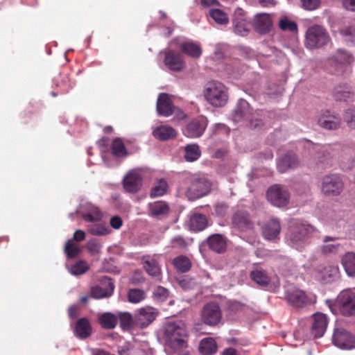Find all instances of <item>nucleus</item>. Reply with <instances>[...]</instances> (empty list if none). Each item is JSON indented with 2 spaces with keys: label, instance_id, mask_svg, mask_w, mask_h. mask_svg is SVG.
<instances>
[{
  "label": "nucleus",
  "instance_id": "obj_63",
  "mask_svg": "<svg viewBox=\"0 0 355 355\" xmlns=\"http://www.w3.org/2000/svg\"><path fill=\"white\" fill-rule=\"evenodd\" d=\"M85 236H86V235H85V232L83 230H78L74 232L73 236V240L78 241V242H80L85 239Z\"/></svg>",
  "mask_w": 355,
  "mask_h": 355
},
{
  "label": "nucleus",
  "instance_id": "obj_62",
  "mask_svg": "<svg viewBox=\"0 0 355 355\" xmlns=\"http://www.w3.org/2000/svg\"><path fill=\"white\" fill-rule=\"evenodd\" d=\"M343 7L352 12H355V0H343Z\"/></svg>",
  "mask_w": 355,
  "mask_h": 355
},
{
  "label": "nucleus",
  "instance_id": "obj_27",
  "mask_svg": "<svg viewBox=\"0 0 355 355\" xmlns=\"http://www.w3.org/2000/svg\"><path fill=\"white\" fill-rule=\"evenodd\" d=\"M143 266L146 272L152 277H159L161 274V269L155 257L149 255L142 258Z\"/></svg>",
  "mask_w": 355,
  "mask_h": 355
},
{
  "label": "nucleus",
  "instance_id": "obj_53",
  "mask_svg": "<svg viewBox=\"0 0 355 355\" xmlns=\"http://www.w3.org/2000/svg\"><path fill=\"white\" fill-rule=\"evenodd\" d=\"M336 58L339 62L343 63H350L354 60L352 55L343 50H339L338 51Z\"/></svg>",
  "mask_w": 355,
  "mask_h": 355
},
{
  "label": "nucleus",
  "instance_id": "obj_52",
  "mask_svg": "<svg viewBox=\"0 0 355 355\" xmlns=\"http://www.w3.org/2000/svg\"><path fill=\"white\" fill-rule=\"evenodd\" d=\"M343 119L349 128L355 129V110H347L343 115Z\"/></svg>",
  "mask_w": 355,
  "mask_h": 355
},
{
  "label": "nucleus",
  "instance_id": "obj_10",
  "mask_svg": "<svg viewBox=\"0 0 355 355\" xmlns=\"http://www.w3.org/2000/svg\"><path fill=\"white\" fill-rule=\"evenodd\" d=\"M332 341L334 345L345 349L355 347V336L343 328H336L334 330Z\"/></svg>",
  "mask_w": 355,
  "mask_h": 355
},
{
  "label": "nucleus",
  "instance_id": "obj_7",
  "mask_svg": "<svg viewBox=\"0 0 355 355\" xmlns=\"http://www.w3.org/2000/svg\"><path fill=\"white\" fill-rule=\"evenodd\" d=\"M222 311L217 302L205 304L201 311L202 322L209 326H216L222 319Z\"/></svg>",
  "mask_w": 355,
  "mask_h": 355
},
{
  "label": "nucleus",
  "instance_id": "obj_39",
  "mask_svg": "<svg viewBox=\"0 0 355 355\" xmlns=\"http://www.w3.org/2000/svg\"><path fill=\"white\" fill-rule=\"evenodd\" d=\"M173 264L175 268L181 272H188L191 266L190 260L185 256H179L175 258Z\"/></svg>",
  "mask_w": 355,
  "mask_h": 355
},
{
  "label": "nucleus",
  "instance_id": "obj_38",
  "mask_svg": "<svg viewBox=\"0 0 355 355\" xmlns=\"http://www.w3.org/2000/svg\"><path fill=\"white\" fill-rule=\"evenodd\" d=\"M184 158L187 162L197 160L201 155L199 146L197 144H189L184 148Z\"/></svg>",
  "mask_w": 355,
  "mask_h": 355
},
{
  "label": "nucleus",
  "instance_id": "obj_31",
  "mask_svg": "<svg viewBox=\"0 0 355 355\" xmlns=\"http://www.w3.org/2000/svg\"><path fill=\"white\" fill-rule=\"evenodd\" d=\"M98 322L103 329H112L117 324L118 318L112 313L105 312L98 315Z\"/></svg>",
  "mask_w": 355,
  "mask_h": 355
},
{
  "label": "nucleus",
  "instance_id": "obj_3",
  "mask_svg": "<svg viewBox=\"0 0 355 355\" xmlns=\"http://www.w3.org/2000/svg\"><path fill=\"white\" fill-rule=\"evenodd\" d=\"M330 41V36L322 26L313 25L306 31L304 44L307 49H319L327 45Z\"/></svg>",
  "mask_w": 355,
  "mask_h": 355
},
{
  "label": "nucleus",
  "instance_id": "obj_18",
  "mask_svg": "<svg viewBox=\"0 0 355 355\" xmlns=\"http://www.w3.org/2000/svg\"><path fill=\"white\" fill-rule=\"evenodd\" d=\"M328 324L325 314L321 313H315L313 315V322L311 327V334L314 338L322 337L327 329Z\"/></svg>",
  "mask_w": 355,
  "mask_h": 355
},
{
  "label": "nucleus",
  "instance_id": "obj_23",
  "mask_svg": "<svg viewBox=\"0 0 355 355\" xmlns=\"http://www.w3.org/2000/svg\"><path fill=\"white\" fill-rule=\"evenodd\" d=\"M206 242L209 248L218 254H222L226 250V239L223 234H211L207 237Z\"/></svg>",
  "mask_w": 355,
  "mask_h": 355
},
{
  "label": "nucleus",
  "instance_id": "obj_44",
  "mask_svg": "<svg viewBox=\"0 0 355 355\" xmlns=\"http://www.w3.org/2000/svg\"><path fill=\"white\" fill-rule=\"evenodd\" d=\"M64 252L69 259H73L80 253V249L77 244L73 242L72 239H69L64 246Z\"/></svg>",
  "mask_w": 355,
  "mask_h": 355
},
{
  "label": "nucleus",
  "instance_id": "obj_1",
  "mask_svg": "<svg viewBox=\"0 0 355 355\" xmlns=\"http://www.w3.org/2000/svg\"><path fill=\"white\" fill-rule=\"evenodd\" d=\"M164 336L167 350L172 355H188L186 349L188 347L189 335L182 321L167 322Z\"/></svg>",
  "mask_w": 355,
  "mask_h": 355
},
{
  "label": "nucleus",
  "instance_id": "obj_42",
  "mask_svg": "<svg viewBox=\"0 0 355 355\" xmlns=\"http://www.w3.org/2000/svg\"><path fill=\"white\" fill-rule=\"evenodd\" d=\"M167 188V182L164 179H160L158 182L152 188L150 196L151 198L162 196L166 193Z\"/></svg>",
  "mask_w": 355,
  "mask_h": 355
},
{
  "label": "nucleus",
  "instance_id": "obj_59",
  "mask_svg": "<svg viewBox=\"0 0 355 355\" xmlns=\"http://www.w3.org/2000/svg\"><path fill=\"white\" fill-rule=\"evenodd\" d=\"M154 295L160 300H164L168 297V290L164 287L158 286L154 292Z\"/></svg>",
  "mask_w": 355,
  "mask_h": 355
},
{
  "label": "nucleus",
  "instance_id": "obj_60",
  "mask_svg": "<svg viewBox=\"0 0 355 355\" xmlns=\"http://www.w3.org/2000/svg\"><path fill=\"white\" fill-rule=\"evenodd\" d=\"M228 209V206L225 203H218L215 207L216 214L219 216H224Z\"/></svg>",
  "mask_w": 355,
  "mask_h": 355
},
{
  "label": "nucleus",
  "instance_id": "obj_43",
  "mask_svg": "<svg viewBox=\"0 0 355 355\" xmlns=\"http://www.w3.org/2000/svg\"><path fill=\"white\" fill-rule=\"evenodd\" d=\"M211 17L218 24L224 25L227 24L229 22V18L227 14L222 10L215 8L211 9L209 11Z\"/></svg>",
  "mask_w": 355,
  "mask_h": 355
},
{
  "label": "nucleus",
  "instance_id": "obj_48",
  "mask_svg": "<svg viewBox=\"0 0 355 355\" xmlns=\"http://www.w3.org/2000/svg\"><path fill=\"white\" fill-rule=\"evenodd\" d=\"M118 319L120 322V326L122 329H129L133 324V319L129 313H120Z\"/></svg>",
  "mask_w": 355,
  "mask_h": 355
},
{
  "label": "nucleus",
  "instance_id": "obj_45",
  "mask_svg": "<svg viewBox=\"0 0 355 355\" xmlns=\"http://www.w3.org/2000/svg\"><path fill=\"white\" fill-rule=\"evenodd\" d=\"M145 292L139 288H132L128 291V299L131 303H139L145 299Z\"/></svg>",
  "mask_w": 355,
  "mask_h": 355
},
{
  "label": "nucleus",
  "instance_id": "obj_40",
  "mask_svg": "<svg viewBox=\"0 0 355 355\" xmlns=\"http://www.w3.org/2000/svg\"><path fill=\"white\" fill-rule=\"evenodd\" d=\"M56 86L60 94H65L73 87L74 83L67 76H64L57 81Z\"/></svg>",
  "mask_w": 355,
  "mask_h": 355
},
{
  "label": "nucleus",
  "instance_id": "obj_15",
  "mask_svg": "<svg viewBox=\"0 0 355 355\" xmlns=\"http://www.w3.org/2000/svg\"><path fill=\"white\" fill-rule=\"evenodd\" d=\"M206 127L207 121L205 119H194L187 125L183 133L187 137H200L202 135Z\"/></svg>",
  "mask_w": 355,
  "mask_h": 355
},
{
  "label": "nucleus",
  "instance_id": "obj_29",
  "mask_svg": "<svg viewBox=\"0 0 355 355\" xmlns=\"http://www.w3.org/2000/svg\"><path fill=\"white\" fill-rule=\"evenodd\" d=\"M74 333L80 339L88 338L92 334V327L89 320L86 318L79 319L76 322Z\"/></svg>",
  "mask_w": 355,
  "mask_h": 355
},
{
  "label": "nucleus",
  "instance_id": "obj_2",
  "mask_svg": "<svg viewBox=\"0 0 355 355\" xmlns=\"http://www.w3.org/2000/svg\"><path fill=\"white\" fill-rule=\"evenodd\" d=\"M181 187L191 199L199 198L206 195L211 189L210 182L205 178L196 175L185 174L181 180Z\"/></svg>",
  "mask_w": 355,
  "mask_h": 355
},
{
  "label": "nucleus",
  "instance_id": "obj_37",
  "mask_svg": "<svg viewBox=\"0 0 355 355\" xmlns=\"http://www.w3.org/2000/svg\"><path fill=\"white\" fill-rule=\"evenodd\" d=\"M112 154L116 157H123L128 155L127 149L121 138L113 139L111 145Z\"/></svg>",
  "mask_w": 355,
  "mask_h": 355
},
{
  "label": "nucleus",
  "instance_id": "obj_22",
  "mask_svg": "<svg viewBox=\"0 0 355 355\" xmlns=\"http://www.w3.org/2000/svg\"><path fill=\"white\" fill-rule=\"evenodd\" d=\"M250 279L261 287H267L271 282V279L267 271L260 266L255 264L250 272Z\"/></svg>",
  "mask_w": 355,
  "mask_h": 355
},
{
  "label": "nucleus",
  "instance_id": "obj_30",
  "mask_svg": "<svg viewBox=\"0 0 355 355\" xmlns=\"http://www.w3.org/2000/svg\"><path fill=\"white\" fill-rule=\"evenodd\" d=\"M168 205L162 201L149 204L148 215L153 218L166 216L169 213Z\"/></svg>",
  "mask_w": 355,
  "mask_h": 355
},
{
  "label": "nucleus",
  "instance_id": "obj_47",
  "mask_svg": "<svg viewBox=\"0 0 355 355\" xmlns=\"http://www.w3.org/2000/svg\"><path fill=\"white\" fill-rule=\"evenodd\" d=\"M279 27L284 31L295 32L297 30V24L289 20L286 17H282L279 21Z\"/></svg>",
  "mask_w": 355,
  "mask_h": 355
},
{
  "label": "nucleus",
  "instance_id": "obj_8",
  "mask_svg": "<svg viewBox=\"0 0 355 355\" xmlns=\"http://www.w3.org/2000/svg\"><path fill=\"white\" fill-rule=\"evenodd\" d=\"M267 198L273 205L282 207L288 205L290 194L284 186L275 184L268 189Z\"/></svg>",
  "mask_w": 355,
  "mask_h": 355
},
{
  "label": "nucleus",
  "instance_id": "obj_26",
  "mask_svg": "<svg viewBox=\"0 0 355 355\" xmlns=\"http://www.w3.org/2000/svg\"><path fill=\"white\" fill-rule=\"evenodd\" d=\"M332 95L336 101H347L352 98L354 94L348 85L343 84L334 87Z\"/></svg>",
  "mask_w": 355,
  "mask_h": 355
},
{
  "label": "nucleus",
  "instance_id": "obj_36",
  "mask_svg": "<svg viewBox=\"0 0 355 355\" xmlns=\"http://www.w3.org/2000/svg\"><path fill=\"white\" fill-rule=\"evenodd\" d=\"M217 349V344L212 338H205L200 343L199 350L203 355H211L215 354Z\"/></svg>",
  "mask_w": 355,
  "mask_h": 355
},
{
  "label": "nucleus",
  "instance_id": "obj_20",
  "mask_svg": "<svg viewBox=\"0 0 355 355\" xmlns=\"http://www.w3.org/2000/svg\"><path fill=\"white\" fill-rule=\"evenodd\" d=\"M157 313L155 309L150 306L143 307L138 310L135 314V321L141 327H146L156 318Z\"/></svg>",
  "mask_w": 355,
  "mask_h": 355
},
{
  "label": "nucleus",
  "instance_id": "obj_51",
  "mask_svg": "<svg viewBox=\"0 0 355 355\" xmlns=\"http://www.w3.org/2000/svg\"><path fill=\"white\" fill-rule=\"evenodd\" d=\"M102 245L96 239H91L87 244L88 252L92 255L98 254L101 250Z\"/></svg>",
  "mask_w": 355,
  "mask_h": 355
},
{
  "label": "nucleus",
  "instance_id": "obj_17",
  "mask_svg": "<svg viewBox=\"0 0 355 355\" xmlns=\"http://www.w3.org/2000/svg\"><path fill=\"white\" fill-rule=\"evenodd\" d=\"M252 26L254 30L261 35L270 32L272 26V20L269 14L259 13L255 15Z\"/></svg>",
  "mask_w": 355,
  "mask_h": 355
},
{
  "label": "nucleus",
  "instance_id": "obj_56",
  "mask_svg": "<svg viewBox=\"0 0 355 355\" xmlns=\"http://www.w3.org/2000/svg\"><path fill=\"white\" fill-rule=\"evenodd\" d=\"M319 150H320V153H322V155L320 154L318 156V159L321 162H324L326 159H328L330 157L331 152L329 151V146H318Z\"/></svg>",
  "mask_w": 355,
  "mask_h": 355
},
{
  "label": "nucleus",
  "instance_id": "obj_64",
  "mask_svg": "<svg viewBox=\"0 0 355 355\" xmlns=\"http://www.w3.org/2000/svg\"><path fill=\"white\" fill-rule=\"evenodd\" d=\"M222 355H240L239 353L233 347H228L223 350Z\"/></svg>",
  "mask_w": 355,
  "mask_h": 355
},
{
  "label": "nucleus",
  "instance_id": "obj_55",
  "mask_svg": "<svg viewBox=\"0 0 355 355\" xmlns=\"http://www.w3.org/2000/svg\"><path fill=\"white\" fill-rule=\"evenodd\" d=\"M90 233L94 235L103 236L109 233V230L104 226L96 225L90 229Z\"/></svg>",
  "mask_w": 355,
  "mask_h": 355
},
{
  "label": "nucleus",
  "instance_id": "obj_24",
  "mask_svg": "<svg viewBox=\"0 0 355 355\" xmlns=\"http://www.w3.org/2000/svg\"><path fill=\"white\" fill-rule=\"evenodd\" d=\"M157 111L159 115L168 116L173 113V105L168 94L162 93L158 96Z\"/></svg>",
  "mask_w": 355,
  "mask_h": 355
},
{
  "label": "nucleus",
  "instance_id": "obj_13",
  "mask_svg": "<svg viewBox=\"0 0 355 355\" xmlns=\"http://www.w3.org/2000/svg\"><path fill=\"white\" fill-rule=\"evenodd\" d=\"M234 32L241 36H245L250 31L249 24L245 13L241 8H236L232 17Z\"/></svg>",
  "mask_w": 355,
  "mask_h": 355
},
{
  "label": "nucleus",
  "instance_id": "obj_34",
  "mask_svg": "<svg viewBox=\"0 0 355 355\" xmlns=\"http://www.w3.org/2000/svg\"><path fill=\"white\" fill-rule=\"evenodd\" d=\"M341 263L347 275L355 277V253H345L342 257Z\"/></svg>",
  "mask_w": 355,
  "mask_h": 355
},
{
  "label": "nucleus",
  "instance_id": "obj_25",
  "mask_svg": "<svg viewBox=\"0 0 355 355\" xmlns=\"http://www.w3.org/2000/svg\"><path fill=\"white\" fill-rule=\"evenodd\" d=\"M299 162L297 156L293 153H286L282 156L277 162V169L280 173H285L289 169L297 167Z\"/></svg>",
  "mask_w": 355,
  "mask_h": 355
},
{
  "label": "nucleus",
  "instance_id": "obj_16",
  "mask_svg": "<svg viewBox=\"0 0 355 355\" xmlns=\"http://www.w3.org/2000/svg\"><path fill=\"white\" fill-rule=\"evenodd\" d=\"M142 180L141 174L136 171H130L123 180V188L128 193H136L141 187Z\"/></svg>",
  "mask_w": 355,
  "mask_h": 355
},
{
  "label": "nucleus",
  "instance_id": "obj_4",
  "mask_svg": "<svg viewBox=\"0 0 355 355\" xmlns=\"http://www.w3.org/2000/svg\"><path fill=\"white\" fill-rule=\"evenodd\" d=\"M204 94L207 102L216 107L224 106L228 101L227 87L218 81L208 83Z\"/></svg>",
  "mask_w": 355,
  "mask_h": 355
},
{
  "label": "nucleus",
  "instance_id": "obj_9",
  "mask_svg": "<svg viewBox=\"0 0 355 355\" xmlns=\"http://www.w3.org/2000/svg\"><path fill=\"white\" fill-rule=\"evenodd\" d=\"M338 303L342 315H355V293L351 290L343 291L338 297Z\"/></svg>",
  "mask_w": 355,
  "mask_h": 355
},
{
  "label": "nucleus",
  "instance_id": "obj_11",
  "mask_svg": "<svg viewBox=\"0 0 355 355\" xmlns=\"http://www.w3.org/2000/svg\"><path fill=\"white\" fill-rule=\"evenodd\" d=\"M285 299L294 307H303L310 303V299L302 290L291 288L285 292Z\"/></svg>",
  "mask_w": 355,
  "mask_h": 355
},
{
  "label": "nucleus",
  "instance_id": "obj_5",
  "mask_svg": "<svg viewBox=\"0 0 355 355\" xmlns=\"http://www.w3.org/2000/svg\"><path fill=\"white\" fill-rule=\"evenodd\" d=\"M312 227L302 221L292 220L289 223L286 238L292 245L304 241L312 232Z\"/></svg>",
  "mask_w": 355,
  "mask_h": 355
},
{
  "label": "nucleus",
  "instance_id": "obj_33",
  "mask_svg": "<svg viewBox=\"0 0 355 355\" xmlns=\"http://www.w3.org/2000/svg\"><path fill=\"white\" fill-rule=\"evenodd\" d=\"M233 224L238 228L244 230L251 227V222L248 214L244 211L236 212L232 218Z\"/></svg>",
  "mask_w": 355,
  "mask_h": 355
},
{
  "label": "nucleus",
  "instance_id": "obj_35",
  "mask_svg": "<svg viewBox=\"0 0 355 355\" xmlns=\"http://www.w3.org/2000/svg\"><path fill=\"white\" fill-rule=\"evenodd\" d=\"M207 217L202 214H195L190 218V228L194 232H200L207 226Z\"/></svg>",
  "mask_w": 355,
  "mask_h": 355
},
{
  "label": "nucleus",
  "instance_id": "obj_21",
  "mask_svg": "<svg viewBox=\"0 0 355 355\" xmlns=\"http://www.w3.org/2000/svg\"><path fill=\"white\" fill-rule=\"evenodd\" d=\"M281 232L280 221L276 218L268 220L262 227V235L266 240L276 239Z\"/></svg>",
  "mask_w": 355,
  "mask_h": 355
},
{
  "label": "nucleus",
  "instance_id": "obj_54",
  "mask_svg": "<svg viewBox=\"0 0 355 355\" xmlns=\"http://www.w3.org/2000/svg\"><path fill=\"white\" fill-rule=\"evenodd\" d=\"M263 123L262 119L258 117L257 115H253L250 119L248 126L250 129L259 130L263 126Z\"/></svg>",
  "mask_w": 355,
  "mask_h": 355
},
{
  "label": "nucleus",
  "instance_id": "obj_57",
  "mask_svg": "<svg viewBox=\"0 0 355 355\" xmlns=\"http://www.w3.org/2000/svg\"><path fill=\"white\" fill-rule=\"evenodd\" d=\"M173 248H184L187 246V242L183 237L180 236H175L171 241Z\"/></svg>",
  "mask_w": 355,
  "mask_h": 355
},
{
  "label": "nucleus",
  "instance_id": "obj_50",
  "mask_svg": "<svg viewBox=\"0 0 355 355\" xmlns=\"http://www.w3.org/2000/svg\"><path fill=\"white\" fill-rule=\"evenodd\" d=\"M301 6L306 10H315L321 4V0H300Z\"/></svg>",
  "mask_w": 355,
  "mask_h": 355
},
{
  "label": "nucleus",
  "instance_id": "obj_6",
  "mask_svg": "<svg viewBox=\"0 0 355 355\" xmlns=\"http://www.w3.org/2000/svg\"><path fill=\"white\" fill-rule=\"evenodd\" d=\"M344 189V182L337 174L324 176L321 182V191L327 197L339 196Z\"/></svg>",
  "mask_w": 355,
  "mask_h": 355
},
{
  "label": "nucleus",
  "instance_id": "obj_12",
  "mask_svg": "<svg viewBox=\"0 0 355 355\" xmlns=\"http://www.w3.org/2000/svg\"><path fill=\"white\" fill-rule=\"evenodd\" d=\"M114 290V284L112 279L104 277L101 279V286L97 285L91 288V296L96 299L110 297Z\"/></svg>",
  "mask_w": 355,
  "mask_h": 355
},
{
  "label": "nucleus",
  "instance_id": "obj_32",
  "mask_svg": "<svg viewBox=\"0 0 355 355\" xmlns=\"http://www.w3.org/2000/svg\"><path fill=\"white\" fill-rule=\"evenodd\" d=\"M153 135L161 141H166L176 137L177 132L168 125H160L153 131Z\"/></svg>",
  "mask_w": 355,
  "mask_h": 355
},
{
  "label": "nucleus",
  "instance_id": "obj_49",
  "mask_svg": "<svg viewBox=\"0 0 355 355\" xmlns=\"http://www.w3.org/2000/svg\"><path fill=\"white\" fill-rule=\"evenodd\" d=\"M89 270V266L84 261H79L71 268V272L75 275H83Z\"/></svg>",
  "mask_w": 355,
  "mask_h": 355
},
{
  "label": "nucleus",
  "instance_id": "obj_41",
  "mask_svg": "<svg viewBox=\"0 0 355 355\" xmlns=\"http://www.w3.org/2000/svg\"><path fill=\"white\" fill-rule=\"evenodd\" d=\"M334 241V239L330 236H325L324 238L323 242L324 243L320 247V250L323 254H334L338 250L339 244L329 243V241Z\"/></svg>",
  "mask_w": 355,
  "mask_h": 355
},
{
  "label": "nucleus",
  "instance_id": "obj_58",
  "mask_svg": "<svg viewBox=\"0 0 355 355\" xmlns=\"http://www.w3.org/2000/svg\"><path fill=\"white\" fill-rule=\"evenodd\" d=\"M144 277L142 275V272L140 270L135 271L133 275H132L130 281L133 284H139L144 282Z\"/></svg>",
  "mask_w": 355,
  "mask_h": 355
},
{
  "label": "nucleus",
  "instance_id": "obj_28",
  "mask_svg": "<svg viewBox=\"0 0 355 355\" xmlns=\"http://www.w3.org/2000/svg\"><path fill=\"white\" fill-rule=\"evenodd\" d=\"M180 49L184 54L195 59L199 58L202 55L201 47L192 41L182 42L180 44Z\"/></svg>",
  "mask_w": 355,
  "mask_h": 355
},
{
  "label": "nucleus",
  "instance_id": "obj_46",
  "mask_svg": "<svg viewBox=\"0 0 355 355\" xmlns=\"http://www.w3.org/2000/svg\"><path fill=\"white\" fill-rule=\"evenodd\" d=\"M83 218L88 222H96L101 220L102 214L96 207H92L87 213L83 214Z\"/></svg>",
  "mask_w": 355,
  "mask_h": 355
},
{
  "label": "nucleus",
  "instance_id": "obj_61",
  "mask_svg": "<svg viewBox=\"0 0 355 355\" xmlns=\"http://www.w3.org/2000/svg\"><path fill=\"white\" fill-rule=\"evenodd\" d=\"M110 225L114 229H119L123 224L122 219L119 216H113L110 219Z\"/></svg>",
  "mask_w": 355,
  "mask_h": 355
},
{
  "label": "nucleus",
  "instance_id": "obj_19",
  "mask_svg": "<svg viewBox=\"0 0 355 355\" xmlns=\"http://www.w3.org/2000/svg\"><path fill=\"white\" fill-rule=\"evenodd\" d=\"M318 125L327 130H337L340 125V119L338 115L331 114L329 110L321 113L318 119Z\"/></svg>",
  "mask_w": 355,
  "mask_h": 355
},
{
  "label": "nucleus",
  "instance_id": "obj_14",
  "mask_svg": "<svg viewBox=\"0 0 355 355\" xmlns=\"http://www.w3.org/2000/svg\"><path fill=\"white\" fill-rule=\"evenodd\" d=\"M164 63L168 69L173 71H181L185 67V62L180 53L172 50L164 52Z\"/></svg>",
  "mask_w": 355,
  "mask_h": 355
}]
</instances>
